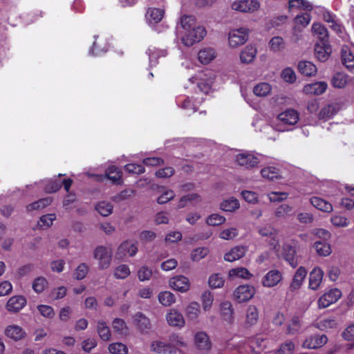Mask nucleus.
<instances>
[{"instance_id": "b1692460", "label": "nucleus", "mask_w": 354, "mask_h": 354, "mask_svg": "<svg viewBox=\"0 0 354 354\" xmlns=\"http://www.w3.org/2000/svg\"><path fill=\"white\" fill-rule=\"evenodd\" d=\"M166 318L168 324L171 326L181 328L185 325V319L183 315L176 309L170 310Z\"/></svg>"}, {"instance_id": "f704fd0d", "label": "nucleus", "mask_w": 354, "mask_h": 354, "mask_svg": "<svg viewBox=\"0 0 354 354\" xmlns=\"http://www.w3.org/2000/svg\"><path fill=\"white\" fill-rule=\"evenodd\" d=\"M261 175L266 180H273L281 177L279 169L273 166H267L261 169Z\"/></svg>"}, {"instance_id": "de8ad7c7", "label": "nucleus", "mask_w": 354, "mask_h": 354, "mask_svg": "<svg viewBox=\"0 0 354 354\" xmlns=\"http://www.w3.org/2000/svg\"><path fill=\"white\" fill-rule=\"evenodd\" d=\"M322 17L326 23L330 24V28L337 32L340 31L341 26L336 22L335 16L333 13L327 10Z\"/></svg>"}, {"instance_id": "a19ab883", "label": "nucleus", "mask_w": 354, "mask_h": 354, "mask_svg": "<svg viewBox=\"0 0 354 354\" xmlns=\"http://www.w3.org/2000/svg\"><path fill=\"white\" fill-rule=\"evenodd\" d=\"M338 110L337 104H328L322 109L319 113V118L324 120H329L337 113Z\"/></svg>"}, {"instance_id": "6e6552de", "label": "nucleus", "mask_w": 354, "mask_h": 354, "mask_svg": "<svg viewBox=\"0 0 354 354\" xmlns=\"http://www.w3.org/2000/svg\"><path fill=\"white\" fill-rule=\"evenodd\" d=\"M94 258L98 261L100 268H108L111 263V254L108 248L103 246L96 248L94 251Z\"/></svg>"}, {"instance_id": "774afa93", "label": "nucleus", "mask_w": 354, "mask_h": 354, "mask_svg": "<svg viewBox=\"0 0 354 354\" xmlns=\"http://www.w3.org/2000/svg\"><path fill=\"white\" fill-rule=\"evenodd\" d=\"M295 349V344L291 342H286L282 344L277 351L278 354H291Z\"/></svg>"}, {"instance_id": "3c124183", "label": "nucleus", "mask_w": 354, "mask_h": 354, "mask_svg": "<svg viewBox=\"0 0 354 354\" xmlns=\"http://www.w3.org/2000/svg\"><path fill=\"white\" fill-rule=\"evenodd\" d=\"M225 280L221 274H212L209 278V285L212 288H221L224 285Z\"/></svg>"}, {"instance_id": "4468645a", "label": "nucleus", "mask_w": 354, "mask_h": 354, "mask_svg": "<svg viewBox=\"0 0 354 354\" xmlns=\"http://www.w3.org/2000/svg\"><path fill=\"white\" fill-rule=\"evenodd\" d=\"M328 88L326 82H317L305 85L303 88V92L307 95H319L324 93Z\"/></svg>"}, {"instance_id": "473e14b6", "label": "nucleus", "mask_w": 354, "mask_h": 354, "mask_svg": "<svg viewBox=\"0 0 354 354\" xmlns=\"http://www.w3.org/2000/svg\"><path fill=\"white\" fill-rule=\"evenodd\" d=\"M239 207V200L232 196L223 199L220 203V208L224 212H232L238 209Z\"/></svg>"}, {"instance_id": "bf43d9fd", "label": "nucleus", "mask_w": 354, "mask_h": 354, "mask_svg": "<svg viewBox=\"0 0 354 354\" xmlns=\"http://www.w3.org/2000/svg\"><path fill=\"white\" fill-rule=\"evenodd\" d=\"M112 325L115 331H118L121 334L127 333V327L125 322L123 319L116 318L112 322Z\"/></svg>"}, {"instance_id": "c85d7f7f", "label": "nucleus", "mask_w": 354, "mask_h": 354, "mask_svg": "<svg viewBox=\"0 0 354 354\" xmlns=\"http://www.w3.org/2000/svg\"><path fill=\"white\" fill-rule=\"evenodd\" d=\"M307 274V270L302 266L299 267L295 272L292 281L290 286V290L294 291L299 289Z\"/></svg>"}, {"instance_id": "6ab92c4d", "label": "nucleus", "mask_w": 354, "mask_h": 354, "mask_svg": "<svg viewBox=\"0 0 354 354\" xmlns=\"http://www.w3.org/2000/svg\"><path fill=\"white\" fill-rule=\"evenodd\" d=\"M133 319L140 333H148L150 331L151 328L150 320L143 313L140 312L136 313Z\"/></svg>"}, {"instance_id": "c03bdc74", "label": "nucleus", "mask_w": 354, "mask_h": 354, "mask_svg": "<svg viewBox=\"0 0 354 354\" xmlns=\"http://www.w3.org/2000/svg\"><path fill=\"white\" fill-rule=\"evenodd\" d=\"M272 86L268 82H261L253 88V92L257 96L264 97L271 93Z\"/></svg>"}, {"instance_id": "7ed1b4c3", "label": "nucleus", "mask_w": 354, "mask_h": 354, "mask_svg": "<svg viewBox=\"0 0 354 354\" xmlns=\"http://www.w3.org/2000/svg\"><path fill=\"white\" fill-rule=\"evenodd\" d=\"M299 120V112L292 108L286 109L279 113L270 125H266L261 130L265 133H268L270 130H275L279 132H285L293 129Z\"/></svg>"}, {"instance_id": "603ef678", "label": "nucleus", "mask_w": 354, "mask_h": 354, "mask_svg": "<svg viewBox=\"0 0 354 354\" xmlns=\"http://www.w3.org/2000/svg\"><path fill=\"white\" fill-rule=\"evenodd\" d=\"M130 269L127 265L122 264L115 268L114 275L117 279H124L130 274Z\"/></svg>"}, {"instance_id": "052dcab7", "label": "nucleus", "mask_w": 354, "mask_h": 354, "mask_svg": "<svg viewBox=\"0 0 354 354\" xmlns=\"http://www.w3.org/2000/svg\"><path fill=\"white\" fill-rule=\"evenodd\" d=\"M62 187V183L59 180H54L48 182L46 187L45 191L47 193L52 194L58 192Z\"/></svg>"}, {"instance_id": "a18cd8bd", "label": "nucleus", "mask_w": 354, "mask_h": 354, "mask_svg": "<svg viewBox=\"0 0 354 354\" xmlns=\"http://www.w3.org/2000/svg\"><path fill=\"white\" fill-rule=\"evenodd\" d=\"M314 248L317 254L322 257L329 256L332 252L330 244L324 241H316Z\"/></svg>"}, {"instance_id": "e433bc0d", "label": "nucleus", "mask_w": 354, "mask_h": 354, "mask_svg": "<svg viewBox=\"0 0 354 354\" xmlns=\"http://www.w3.org/2000/svg\"><path fill=\"white\" fill-rule=\"evenodd\" d=\"M299 71L304 75L313 76L317 73V67L310 62L301 61L298 64Z\"/></svg>"}, {"instance_id": "9d476101", "label": "nucleus", "mask_w": 354, "mask_h": 354, "mask_svg": "<svg viewBox=\"0 0 354 354\" xmlns=\"http://www.w3.org/2000/svg\"><path fill=\"white\" fill-rule=\"evenodd\" d=\"M328 342L326 335H312L303 343V347L308 349H316L324 346Z\"/></svg>"}, {"instance_id": "aec40b11", "label": "nucleus", "mask_w": 354, "mask_h": 354, "mask_svg": "<svg viewBox=\"0 0 354 354\" xmlns=\"http://www.w3.org/2000/svg\"><path fill=\"white\" fill-rule=\"evenodd\" d=\"M342 64L349 71L354 69V53L351 47L347 45L343 46L341 50Z\"/></svg>"}, {"instance_id": "e2e57ef3", "label": "nucleus", "mask_w": 354, "mask_h": 354, "mask_svg": "<svg viewBox=\"0 0 354 354\" xmlns=\"http://www.w3.org/2000/svg\"><path fill=\"white\" fill-rule=\"evenodd\" d=\"M207 248H198L195 249L192 253V259L194 261H198L204 258L208 254Z\"/></svg>"}, {"instance_id": "58836bf2", "label": "nucleus", "mask_w": 354, "mask_h": 354, "mask_svg": "<svg viewBox=\"0 0 354 354\" xmlns=\"http://www.w3.org/2000/svg\"><path fill=\"white\" fill-rule=\"evenodd\" d=\"M310 203L315 207L321 211L330 212L333 210L332 205L319 197L315 196L311 198Z\"/></svg>"}, {"instance_id": "338daca9", "label": "nucleus", "mask_w": 354, "mask_h": 354, "mask_svg": "<svg viewBox=\"0 0 354 354\" xmlns=\"http://www.w3.org/2000/svg\"><path fill=\"white\" fill-rule=\"evenodd\" d=\"M292 212V208L286 205L283 204L279 207L276 211V215L278 218H288L286 216L290 214Z\"/></svg>"}, {"instance_id": "5fc2aeb1", "label": "nucleus", "mask_w": 354, "mask_h": 354, "mask_svg": "<svg viewBox=\"0 0 354 354\" xmlns=\"http://www.w3.org/2000/svg\"><path fill=\"white\" fill-rule=\"evenodd\" d=\"M95 209L97 212L103 216H107L111 214V203L105 201L99 202Z\"/></svg>"}, {"instance_id": "ea45409f", "label": "nucleus", "mask_w": 354, "mask_h": 354, "mask_svg": "<svg viewBox=\"0 0 354 354\" xmlns=\"http://www.w3.org/2000/svg\"><path fill=\"white\" fill-rule=\"evenodd\" d=\"M268 47L270 50L272 52H281L285 49L286 43L281 37L275 36L270 40Z\"/></svg>"}, {"instance_id": "13d9d810", "label": "nucleus", "mask_w": 354, "mask_h": 354, "mask_svg": "<svg viewBox=\"0 0 354 354\" xmlns=\"http://www.w3.org/2000/svg\"><path fill=\"white\" fill-rule=\"evenodd\" d=\"M199 196L197 194L192 193L187 194L185 196H182L178 202V204L177 205L178 208H183L185 207L188 203L196 200Z\"/></svg>"}, {"instance_id": "72a5a7b5", "label": "nucleus", "mask_w": 354, "mask_h": 354, "mask_svg": "<svg viewBox=\"0 0 354 354\" xmlns=\"http://www.w3.org/2000/svg\"><path fill=\"white\" fill-rule=\"evenodd\" d=\"M259 319V312L255 306H250L246 311L245 326L250 327L255 325Z\"/></svg>"}, {"instance_id": "a211bd4d", "label": "nucleus", "mask_w": 354, "mask_h": 354, "mask_svg": "<svg viewBox=\"0 0 354 354\" xmlns=\"http://www.w3.org/2000/svg\"><path fill=\"white\" fill-rule=\"evenodd\" d=\"M169 286L176 290L184 292L189 290V279L183 275H178L169 280Z\"/></svg>"}, {"instance_id": "bb28decb", "label": "nucleus", "mask_w": 354, "mask_h": 354, "mask_svg": "<svg viewBox=\"0 0 354 354\" xmlns=\"http://www.w3.org/2000/svg\"><path fill=\"white\" fill-rule=\"evenodd\" d=\"M26 304V299L22 296H15L11 297L6 304L9 311L17 312L22 309Z\"/></svg>"}, {"instance_id": "f03ea898", "label": "nucleus", "mask_w": 354, "mask_h": 354, "mask_svg": "<svg viewBox=\"0 0 354 354\" xmlns=\"http://www.w3.org/2000/svg\"><path fill=\"white\" fill-rule=\"evenodd\" d=\"M207 35L203 26L197 24L194 17L185 15L176 29V37L185 46H192L202 41Z\"/></svg>"}, {"instance_id": "4c0bfd02", "label": "nucleus", "mask_w": 354, "mask_h": 354, "mask_svg": "<svg viewBox=\"0 0 354 354\" xmlns=\"http://www.w3.org/2000/svg\"><path fill=\"white\" fill-rule=\"evenodd\" d=\"M6 335L15 340H19L24 337L25 332L19 326H8L5 331Z\"/></svg>"}, {"instance_id": "37998d69", "label": "nucleus", "mask_w": 354, "mask_h": 354, "mask_svg": "<svg viewBox=\"0 0 354 354\" xmlns=\"http://www.w3.org/2000/svg\"><path fill=\"white\" fill-rule=\"evenodd\" d=\"M221 314L223 319L228 322L233 320V309L230 301H224L221 304Z\"/></svg>"}, {"instance_id": "4d7b16f0", "label": "nucleus", "mask_w": 354, "mask_h": 354, "mask_svg": "<svg viewBox=\"0 0 354 354\" xmlns=\"http://www.w3.org/2000/svg\"><path fill=\"white\" fill-rule=\"evenodd\" d=\"M310 15L306 12L297 15L295 18V24L297 25H300L302 27H306L310 24Z\"/></svg>"}, {"instance_id": "393cba45", "label": "nucleus", "mask_w": 354, "mask_h": 354, "mask_svg": "<svg viewBox=\"0 0 354 354\" xmlns=\"http://www.w3.org/2000/svg\"><path fill=\"white\" fill-rule=\"evenodd\" d=\"M257 49L254 46L247 45L240 53V60L242 63H251L257 56Z\"/></svg>"}, {"instance_id": "4be33fe9", "label": "nucleus", "mask_w": 354, "mask_h": 354, "mask_svg": "<svg viewBox=\"0 0 354 354\" xmlns=\"http://www.w3.org/2000/svg\"><path fill=\"white\" fill-rule=\"evenodd\" d=\"M323 276L324 272L320 268H314L309 275V288L312 290H317L319 287Z\"/></svg>"}, {"instance_id": "2f4dec72", "label": "nucleus", "mask_w": 354, "mask_h": 354, "mask_svg": "<svg viewBox=\"0 0 354 354\" xmlns=\"http://www.w3.org/2000/svg\"><path fill=\"white\" fill-rule=\"evenodd\" d=\"M351 80L348 75L343 73H335L331 79V84L335 88H342Z\"/></svg>"}, {"instance_id": "9b49d317", "label": "nucleus", "mask_w": 354, "mask_h": 354, "mask_svg": "<svg viewBox=\"0 0 354 354\" xmlns=\"http://www.w3.org/2000/svg\"><path fill=\"white\" fill-rule=\"evenodd\" d=\"M254 294V287L248 285H243L236 288L234 292V296L238 302L242 303L250 300L253 297Z\"/></svg>"}, {"instance_id": "c756f323", "label": "nucleus", "mask_w": 354, "mask_h": 354, "mask_svg": "<svg viewBox=\"0 0 354 354\" xmlns=\"http://www.w3.org/2000/svg\"><path fill=\"white\" fill-rule=\"evenodd\" d=\"M147 54L149 55V65L151 66H155L158 63V59L161 57H166L167 52L165 49L150 47L148 48Z\"/></svg>"}, {"instance_id": "7c9ffc66", "label": "nucleus", "mask_w": 354, "mask_h": 354, "mask_svg": "<svg viewBox=\"0 0 354 354\" xmlns=\"http://www.w3.org/2000/svg\"><path fill=\"white\" fill-rule=\"evenodd\" d=\"M312 32L314 35L317 36V41H328V30L324 25L319 22H314L311 27Z\"/></svg>"}, {"instance_id": "69168bd1", "label": "nucleus", "mask_w": 354, "mask_h": 354, "mask_svg": "<svg viewBox=\"0 0 354 354\" xmlns=\"http://www.w3.org/2000/svg\"><path fill=\"white\" fill-rule=\"evenodd\" d=\"M151 275L152 270L147 266H142L138 272V279L141 281L149 280Z\"/></svg>"}, {"instance_id": "680f3d73", "label": "nucleus", "mask_w": 354, "mask_h": 354, "mask_svg": "<svg viewBox=\"0 0 354 354\" xmlns=\"http://www.w3.org/2000/svg\"><path fill=\"white\" fill-rule=\"evenodd\" d=\"M199 312V304L196 302L191 303L186 308V313L189 318L194 319L197 317Z\"/></svg>"}, {"instance_id": "2eb2a0df", "label": "nucleus", "mask_w": 354, "mask_h": 354, "mask_svg": "<svg viewBox=\"0 0 354 354\" xmlns=\"http://www.w3.org/2000/svg\"><path fill=\"white\" fill-rule=\"evenodd\" d=\"M282 279V274L277 270H270L263 278L262 284L264 287H274Z\"/></svg>"}, {"instance_id": "0eeeda50", "label": "nucleus", "mask_w": 354, "mask_h": 354, "mask_svg": "<svg viewBox=\"0 0 354 354\" xmlns=\"http://www.w3.org/2000/svg\"><path fill=\"white\" fill-rule=\"evenodd\" d=\"M137 252L138 247L136 243L129 241H125L122 242L118 247L115 253V258L119 260H122L127 256H135Z\"/></svg>"}, {"instance_id": "412c9836", "label": "nucleus", "mask_w": 354, "mask_h": 354, "mask_svg": "<svg viewBox=\"0 0 354 354\" xmlns=\"http://www.w3.org/2000/svg\"><path fill=\"white\" fill-rule=\"evenodd\" d=\"M165 10L162 8H149L146 13L147 22L149 25L159 23L163 18Z\"/></svg>"}, {"instance_id": "cd10ccee", "label": "nucleus", "mask_w": 354, "mask_h": 354, "mask_svg": "<svg viewBox=\"0 0 354 354\" xmlns=\"http://www.w3.org/2000/svg\"><path fill=\"white\" fill-rule=\"evenodd\" d=\"M313 10V6L306 0H289V10L290 12L298 10L310 11Z\"/></svg>"}, {"instance_id": "20e7f679", "label": "nucleus", "mask_w": 354, "mask_h": 354, "mask_svg": "<svg viewBox=\"0 0 354 354\" xmlns=\"http://www.w3.org/2000/svg\"><path fill=\"white\" fill-rule=\"evenodd\" d=\"M263 156L252 151H240L234 156V162L247 169L257 167L263 160Z\"/></svg>"}, {"instance_id": "a878e982", "label": "nucleus", "mask_w": 354, "mask_h": 354, "mask_svg": "<svg viewBox=\"0 0 354 354\" xmlns=\"http://www.w3.org/2000/svg\"><path fill=\"white\" fill-rule=\"evenodd\" d=\"M247 251V249L245 247L242 245H237L234 247L227 252L224 256V259L226 261L229 262H233L236 260L240 259L242 258L245 252Z\"/></svg>"}, {"instance_id": "dca6fc26", "label": "nucleus", "mask_w": 354, "mask_h": 354, "mask_svg": "<svg viewBox=\"0 0 354 354\" xmlns=\"http://www.w3.org/2000/svg\"><path fill=\"white\" fill-rule=\"evenodd\" d=\"M283 257L292 268L299 264L295 248L289 243H285L283 246Z\"/></svg>"}, {"instance_id": "49530a36", "label": "nucleus", "mask_w": 354, "mask_h": 354, "mask_svg": "<svg viewBox=\"0 0 354 354\" xmlns=\"http://www.w3.org/2000/svg\"><path fill=\"white\" fill-rule=\"evenodd\" d=\"M158 300L165 306H169L176 301L175 296L169 291L161 292L158 295Z\"/></svg>"}, {"instance_id": "864d4df0", "label": "nucleus", "mask_w": 354, "mask_h": 354, "mask_svg": "<svg viewBox=\"0 0 354 354\" xmlns=\"http://www.w3.org/2000/svg\"><path fill=\"white\" fill-rule=\"evenodd\" d=\"M48 282L43 277L36 278L32 282V289L37 293H40L44 290L47 286Z\"/></svg>"}, {"instance_id": "6e6d98bb", "label": "nucleus", "mask_w": 354, "mask_h": 354, "mask_svg": "<svg viewBox=\"0 0 354 354\" xmlns=\"http://www.w3.org/2000/svg\"><path fill=\"white\" fill-rule=\"evenodd\" d=\"M281 78L288 83H293L296 80V74L291 68H286L281 72Z\"/></svg>"}, {"instance_id": "c9c22d12", "label": "nucleus", "mask_w": 354, "mask_h": 354, "mask_svg": "<svg viewBox=\"0 0 354 354\" xmlns=\"http://www.w3.org/2000/svg\"><path fill=\"white\" fill-rule=\"evenodd\" d=\"M151 350L158 353L171 354L173 353V348L170 344L161 341H154L151 345Z\"/></svg>"}, {"instance_id": "39448f33", "label": "nucleus", "mask_w": 354, "mask_h": 354, "mask_svg": "<svg viewBox=\"0 0 354 354\" xmlns=\"http://www.w3.org/2000/svg\"><path fill=\"white\" fill-rule=\"evenodd\" d=\"M248 31L245 28L233 29L228 33V44L231 48H237L248 40Z\"/></svg>"}, {"instance_id": "09e8293b", "label": "nucleus", "mask_w": 354, "mask_h": 354, "mask_svg": "<svg viewBox=\"0 0 354 354\" xmlns=\"http://www.w3.org/2000/svg\"><path fill=\"white\" fill-rule=\"evenodd\" d=\"M97 333L103 340H109L111 337V331L106 323L99 321L97 324Z\"/></svg>"}, {"instance_id": "f257e3e1", "label": "nucleus", "mask_w": 354, "mask_h": 354, "mask_svg": "<svg viewBox=\"0 0 354 354\" xmlns=\"http://www.w3.org/2000/svg\"><path fill=\"white\" fill-rule=\"evenodd\" d=\"M214 77L209 71L198 73L196 76L189 79L192 89L195 90L196 96H179L176 103L179 107L184 109L187 114L194 113L198 106L203 102L204 95L211 90Z\"/></svg>"}, {"instance_id": "5701e85b", "label": "nucleus", "mask_w": 354, "mask_h": 354, "mask_svg": "<svg viewBox=\"0 0 354 354\" xmlns=\"http://www.w3.org/2000/svg\"><path fill=\"white\" fill-rule=\"evenodd\" d=\"M194 342L197 348L200 350L208 351L210 349L212 346L209 336L203 331L196 333L194 336Z\"/></svg>"}, {"instance_id": "ddd939ff", "label": "nucleus", "mask_w": 354, "mask_h": 354, "mask_svg": "<svg viewBox=\"0 0 354 354\" xmlns=\"http://www.w3.org/2000/svg\"><path fill=\"white\" fill-rule=\"evenodd\" d=\"M109 45L105 38L100 36H95V40L91 48L93 55L100 56L106 53L109 50Z\"/></svg>"}, {"instance_id": "79ce46f5", "label": "nucleus", "mask_w": 354, "mask_h": 354, "mask_svg": "<svg viewBox=\"0 0 354 354\" xmlns=\"http://www.w3.org/2000/svg\"><path fill=\"white\" fill-rule=\"evenodd\" d=\"M53 202L50 197L40 198L26 206L27 211L30 212L32 210H39L45 208L50 205Z\"/></svg>"}, {"instance_id": "f8f14e48", "label": "nucleus", "mask_w": 354, "mask_h": 354, "mask_svg": "<svg viewBox=\"0 0 354 354\" xmlns=\"http://www.w3.org/2000/svg\"><path fill=\"white\" fill-rule=\"evenodd\" d=\"M331 48L328 41H317L315 46V55L321 62H325L330 57Z\"/></svg>"}, {"instance_id": "423d86ee", "label": "nucleus", "mask_w": 354, "mask_h": 354, "mask_svg": "<svg viewBox=\"0 0 354 354\" xmlns=\"http://www.w3.org/2000/svg\"><path fill=\"white\" fill-rule=\"evenodd\" d=\"M260 8V3L257 0H238L232 4L234 10L241 12H253Z\"/></svg>"}, {"instance_id": "f3484780", "label": "nucleus", "mask_w": 354, "mask_h": 354, "mask_svg": "<svg viewBox=\"0 0 354 354\" xmlns=\"http://www.w3.org/2000/svg\"><path fill=\"white\" fill-rule=\"evenodd\" d=\"M217 56L216 50L212 47L201 48L198 53V60L201 64L206 65L212 62Z\"/></svg>"}, {"instance_id": "0e129e2a", "label": "nucleus", "mask_w": 354, "mask_h": 354, "mask_svg": "<svg viewBox=\"0 0 354 354\" xmlns=\"http://www.w3.org/2000/svg\"><path fill=\"white\" fill-rule=\"evenodd\" d=\"M300 321L298 317H294L288 326L287 327L288 334H295L299 331L300 328Z\"/></svg>"}, {"instance_id": "8fccbe9b", "label": "nucleus", "mask_w": 354, "mask_h": 354, "mask_svg": "<svg viewBox=\"0 0 354 354\" xmlns=\"http://www.w3.org/2000/svg\"><path fill=\"white\" fill-rule=\"evenodd\" d=\"M175 197V193L172 189H165L157 198L158 204H165Z\"/></svg>"}, {"instance_id": "1a4fd4ad", "label": "nucleus", "mask_w": 354, "mask_h": 354, "mask_svg": "<svg viewBox=\"0 0 354 354\" xmlns=\"http://www.w3.org/2000/svg\"><path fill=\"white\" fill-rule=\"evenodd\" d=\"M342 296V292L337 289L334 288L330 290L328 292L324 294L318 301V304L320 308H326L331 304L336 302Z\"/></svg>"}]
</instances>
